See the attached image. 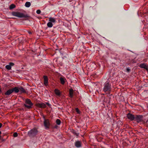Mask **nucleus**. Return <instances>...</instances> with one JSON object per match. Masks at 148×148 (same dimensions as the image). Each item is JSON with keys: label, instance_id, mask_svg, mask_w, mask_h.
Segmentation results:
<instances>
[{"label": "nucleus", "instance_id": "obj_23", "mask_svg": "<svg viewBox=\"0 0 148 148\" xmlns=\"http://www.w3.org/2000/svg\"><path fill=\"white\" fill-rule=\"evenodd\" d=\"M5 68L8 70L11 69V67L10 65H7L5 66Z\"/></svg>", "mask_w": 148, "mask_h": 148}, {"label": "nucleus", "instance_id": "obj_16", "mask_svg": "<svg viewBox=\"0 0 148 148\" xmlns=\"http://www.w3.org/2000/svg\"><path fill=\"white\" fill-rule=\"evenodd\" d=\"M74 90L72 88H71L69 90V94L70 95V97H72L73 96V93Z\"/></svg>", "mask_w": 148, "mask_h": 148}, {"label": "nucleus", "instance_id": "obj_4", "mask_svg": "<svg viewBox=\"0 0 148 148\" xmlns=\"http://www.w3.org/2000/svg\"><path fill=\"white\" fill-rule=\"evenodd\" d=\"M38 131L36 128H34L31 130L28 133V134L29 136H34L37 135Z\"/></svg>", "mask_w": 148, "mask_h": 148}, {"label": "nucleus", "instance_id": "obj_17", "mask_svg": "<svg viewBox=\"0 0 148 148\" xmlns=\"http://www.w3.org/2000/svg\"><path fill=\"white\" fill-rule=\"evenodd\" d=\"M65 80H66V79L65 78L62 77H60V83L62 85H64V84Z\"/></svg>", "mask_w": 148, "mask_h": 148}, {"label": "nucleus", "instance_id": "obj_7", "mask_svg": "<svg viewBox=\"0 0 148 148\" xmlns=\"http://www.w3.org/2000/svg\"><path fill=\"white\" fill-rule=\"evenodd\" d=\"M127 118L131 121H133L134 120L135 115L130 113H128L127 115Z\"/></svg>", "mask_w": 148, "mask_h": 148}, {"label": "nucleus", "instance_id": "obj_11", "mask_svg": "<svg viewBox=\"0 0 148 148\" xmlns=\"http://www.w3.org/2000/svg\"><path fill=\"white\" fill-rule=\"evenodd\" d=\"M75 146L77 147H79L81 146V142L80 141H77L75 143Z\"/></svg>", "mask_w": 148, "mask_h": 148}, {"label": "nucleus", "instance_id": "obj_22", "mask_svg": "<svg viewBox=\"0 0 148 148\" xmlns=\"http://www.w3.org/2000/svg\"><path fill=\"white\" fill-rule=\"evenodd\" d=\"M15 7L16 6L14 4H12L10 5L9 8L11 10L15 8Z\"/></svg>", "mask_w": 148, "mask_h": 148}, {"label": "nucleus", "instance_id": "obj_21", "mask_svg": "<svg viewBox=\"0 0 148 148\" xmlns=\"http://www.w3.org/2000/svg\"><path fill=\"white\" fill-rule=\"evenodd\" d=\"M25 5L27 7H29L31 5V3L30 2H27L25 3Z\"/></svg>", "mask_w": 148, "mask_h": 148}, {"label": "nucleus", "instance_id": "obj_18", "mask_svg": "<svg viewBox=\"0 0 148 148\" xmlns=\"http://www.w3.org/2000/svg\"><path fill=\"white\" fill-rule=\"evenodd\" d=\"M49 21L52 23H55L56 22V19L52 17L49 18Z\"/></svg>", "mask_w": 148, "mask_h": 148}, {"label": "nucleus", "instance_id": "obj_5", "mask_svg": "<svg viewBox=\"0 0 148 148\" xmlns=\"http://www.w3.org/2000/svg\"><path fill=\"white\" fill-rule=\"evenodd\" d=\"M143 116L142 115H135L134 120L138 123L142 121L143 120Z\"/></svg>", "mask_w": 148, "mask_h": 148}, {"label": "nucleus", "instance_id": "obj_1", "mask_svg": "<svg viewBox=\"0 0 148 148\" xmlns=\"http://www.w3.org/2000/svg\"><path fill=\"white\" fill-rule=\"evenodd\" d=\"M111 84L108 82H106L103 84V91L106 93L109 94L111 90Z\"/></svg>", "mask_w": 148, "mask_h": 148}, {"label": "nucleus", "instance_id": "obj_29", "mask_svg": "<svg viewBox=\"0 0 148 148\" xmlns=\"http://www.w3.org/2000/svg\"><path fill=\"white\" fill-rule=\"evenodd\" d=\"M130 70L129 68H127L126 69V71L127 72H129L130 71Z\"/></svg>", "mask_w": 148, "mask_h": 148}, {"label": "nucleus", "instance_id": "obj_35", "mask_svg": "<svg viewBox=\"0 0 148 148\" xmlns=\"http://www.w3.org/2000/svg\"><path fill=\"white\" fill-rule=\"evenodd\" d=\"M135 62H135L134 61L133 62V63H135Z\"/></svg>", "mask_w": 148, "mask_h": 148}, {"label": "nucleus", "instance_id": "obj_2", "mask_svg": "<svg viewBox=\"0 0 148 148\" xmlns=\"http://www.w3.org/2000/svg\"><path fill=\"white\" fill-rule=\"evenodd\" d=\"M12 14L14 16L19 18H27L28 17L27 14H24L22 13L18 12H12Z\"/></svg>", "mask_w": 148, "mask_h": 148}, {"label": "nucleus", "instance_id": "obj_10", "mask_svg": "<svg viewBox=\"0 0 148 148\" xmlns=\"http://www.w3.org/2000/svg\"><path fill=\"white\" fill-rule=\"evenodd\" d=\"M43 78L44 80V84L45 86H47L48 84V78L47 76L44 75L43 76Z\"/></svg>", "mask_w": 148, "mask_h": 148}, {"label": "nucleus", "instance_id": "obj_33", "mask_svg": "<svg viewBox=\"0 0 148 148\" xmlns=\"http://www.w3.org/2000/svg\"><path fill=\"white\" fill-rule=\"evenodd\" d=\"M1 88H0V93H1Z\"/></svg>", "mask_w": 148, "mask_h": 148}, {"label": "nucleus", "instance_id": "obj_30", "mask_svg": "<svg viewBox=\"0 0 148 148\" xmlns=\"http://www.w3.org/2000/svg\"><path fill=\"white\" fill-rule=\"evenodd\" d=\"M46 104L49 106H51V105L48 102H46Z\"/></svg>", "mask_w": 148, "mask_h": 148}, {"label": "nucleus", "instance_id": "obj_8", "mask_svg": "<svg viewBox=\"0 0 148 148\" xmlns=\"http://www.w3.org/2000/svg\"><path fill=\"white\" fill-rule=\"evenodd\" d=\"M36 106L37 107L41 108H45L46 107L45 104L43 103H38L36 104Z\"/></svg>", "mask_w": 148, "mask_h": 148}, {"label": "nucleus", "instance_id": "obj_13", "mask_svg": "<svg viewBox=\"0 0 148 148\" xmlns=\"http://www.w3.org/2000/svg\"><path fill=\"white\" fill-rule=\"evenodd\" d=\"M12 89L13 91V92H14L15 93H18L19 92V87H15L12 88Z\"/></svg>", "mask_w": 148, "mask_h": 148}, {"label": "nucleus", "instance_id": "obj_26", "mask_svg": "<svg viewBox=\"0 0 148 148\" xmlns=\"http://www.w3.org/2000/svg\"><path fill=\"white\" fill-rule=\"evenodd\" d=\"M75 111L78 113H80V111H79V109H78V108H76Z\"/></svg>", "mask_w": 148, "mask_h": 148}, {"label": "nucleus", "instance_id": "obj_32", "mask_svg": "<svg viewBox=\"0 0 148 148\" xmlns=\"http://www.w3.org/2000/svg\"><path fill=\"white\" fill-rule=\"evenodd\" d=\"M2 125V123H0V128H1Z\"/></svg>", "mask_w": 148, "mask_h": 148}, {"label": "nucleus", "instance_id": "obj_20", "mask_svg": "<svg viewBox=\"0 0 148 148\" xmlns=\"http://www.w3.org/2000/svg\"><path fill=\"white\" fill-rule=\"evenodd\" d=\"M47 26L49 27H51L53 26L52 23L50 21L47 23Z\"/></svg>", "mask_w": 148, "mask_h": 148}, {"label": "nucleus", "instance_id": "obj_19", "mask_svg": "<svg viewBox=\"0 0 148 148\" xmlns=\"http://www.w3.org/2000/svg\"><path fill=\"white\" fill-rule=\"evenodd\" d=\"M72 132L74 135L76 136H78L79 135V133L76 132L73 130H72Z\"/></svg>", "mask_w": 148, "mask_h": 148}, {"label": "nucleus", "instance_id": "obj_25", "mask_svg": "<svg viewBox=\"0 0 148 148\" xmlns=\"http://www.w3.org/2000/svg\"><path fill=\"white\" fill-rule=\"evenodd\" d=\"M18 135V134L16 132H14L13 134V136L14 137H17Z\"/></svg>", "mask_w": 148, "mask_h": 148}, {"label": "nucleus", "instance_id": "obj_27", "mask_svg": "<svg viewBox=\"0 0 148 148\" xmlns=\"http://www.w3.org/2000/svg\"><path fill=\"white\" fill-rule=\"evenodd\" d=\"M36 12L37 14H40L41 13V11L39 10H37L36 11Z\"/></svg>", "mask_w": 148, "mask_h": 148}, {"label": "nucleus", "instance_id": "obj_28", "mask_svg": "<svg viewBox=\"0 0 148 148\" xmlns=\"http://www.w3.org/2000/svg\"><path fill=\"white\" fill-rule=\"evenodd\" d=\"M9 65L11 66H11H13L14 65V64L12 62H10L9 63Z\"/></svg>", "mask_w": 148, "mask_h": 148}, {"label": "nucleus", "instance_id": "obj_24", "mask_svg": "<svg viewBox=\"0 0 148 148\" xmlns=\"http://www.w3.org/2000/svg\"><path fill=\"white\" fill-rule=\"evenodd\" d=\"M61 121L59 119H57L56 120V123L58 125H60L61 123Z\"/></svg>", "mask_w": 148, "mask_h": 148}, {"label": "nucleus", "instance_id": "obj_34", "mask_svg": "<svg viewBox=\"0 0 148 148\" xmlns=\"http://www.w3.org/2000/svg\"><path fill=\"white\" fill-rule=\"evenodd\" d=\"M1 134V131H0V134Z\"/></svg>", "mask_w": 148, "mask_h": 148}, {"label": "nucleus", "instance_id": "obj_9", "mask_svg": "<svg viewBox=\"0 0 148 148\" xmlns=\"http://www.w3.org/2000/svg\"><path fill=\"white\" fill-rule=\"evenodd\" d=\"M139 66L142 68L145 69L146 70L148 71V65H147L145 63H141Z\"/></svg>", "mask_w": 148, "mask_h": 148}, {"label": "nucleus", "instance_id": "obj_15", "mask_svg": "<svg viewBox=\"0 0 148 148\" xmlns=\"http://www.w3.org/2000/svg\"><path fill=\"white\" fill-rule=\"evenodd\" d=\"M54 92L55 94L57 96H60L61 94V92L60 90L57 89H55L54 90Z\"/></svg>", "mask_w": 148, "mask_h": 148}, {"label": "nucleus", "instance_id": "obj_14", "mask_svg": "<svg viewBox=\"0 0 148 148\" xmlns=\"http://www.w3.org/2000/svg\"><path fill=\"white\" fill-rule=\"evenodd\" d=\"M19 91H20L21 93H27L25 90L21 87H19Z\"/></svg>", "mask_w": 148, "mask_h": 148}, {"label": "nucleus", "instance_id": "obj_6", "mask_svg": "<svg viewBox=\"0 0 148 148\" xmlns=\"http://www.w3.org/2000/svg\"><path fill=\"white\" fill-rule=\"evenodd\" d=\"M44 124L46 129L49 128L50 125L49 120L48 119H45L44 122Z\"/></svg>", "mask_w": 148, "mask_h": 148}, {"label": "nucleus", "instance_id": "obj_3", "mask_svg": "<svg viewBox=\"0 0 148 148\" xmlns=\"http://www.w3.org/2000/svg\"><path fill=\"white\" fill-rule=\"evenodd\" d=\"M25 103L26 104H24L25 107L28 109H30L33 105V104L29 99H26L25 100Z\"/></svg>", "mask_w": 148, "mask_h": 148}, {"label": "nucleus", "instance_id": "obj_31", "mask_svg": "<svg viewBox=\"0 0 148 148\" xmlns=\"http://www.w3.org/2000/svg\"><path fill=\"white\" fill-rule=\"evenodd\" d=\"M58 127V126L57 125H56L54 127V128H57Z\"/></svg>", "mask_w": 148, "mask_h": 148}, {"label": "nucleus", "instance_id": "obj_12", "mask_svg": "<svg viewBox=\"0 0 148 148\" xmlns=\"http://www.w3.org/2000/svg\"><path fill=\"white\" fill-rule=\"evenodd\" d=\"M12 92L13 91L12 89H9L4 94L6 95H9L12 94Z\"/></svg>", "mask_w": 148, "mask_h": 148}]
</instances>
